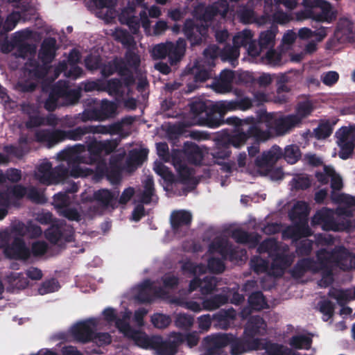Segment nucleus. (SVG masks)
<instances>
[{"label": "nucleus", "instance_id": "7", "mask_svg": "<svg viewBox=\"0 0 355 355\" xmlns=\"http://www.w3.org/2000/svg\"><path fill=\"white\" fill-rule=\"evenodd\" d=\"M228 10L227 0H218L217 2L206 6L203 3H199L194 6L192 15L198 20L207 24L211 22L215 17L225 16Z\"/></svg>", "mask_w": 355, "mask_h": 355}, {"label": "nucleus", "instance_id": "25", "mask_svg": "<svg viewBox=\"0 0 355 355\" xmlns=\"http://www.w3.org/2000/svg\"><path fill=\"white\" fill-rule=\"evenodd\" d=\"M184 154L189 163L196 166L202 164L204 157L202 149L195 143L187 141L184 144Z\"/></svg>", "mask_w": 355, "mask_h": 355}, {"label": "nucleus", "instance_id": "40", "mask_svg": "<svg viewBox=\"0 0 355 355\" xmlns=\"http://www.w3.org/2000/svg\"><path fill=\"white\" fill-rule=\"evenodd\" d=\"M336 137L338 138V144L341 148L339 156L343 159H347L354 152L355 143L347 137H343L342 134L336 133Z\"/></svg>", "mask_w": 355, "mask_h": 355}, {"label": "nucleus", "instance_id": "59", "mask_svg": "<svg viewBox=\"0 0 355 355\" xmlns=\"http://www.w3.org/2000/svg\"><path fill=\"white\" fill-rule=\"evenodd\" d=\"M338 31L349 40H355V28L354 24L348 20H340L338 25Z\"/></svg>", "mask_w": 355, "mask_h": 355}, {"label": "nucleus", "instance_id": "51", "mask_svg": "<svg viewBox=\"0 0 355 355\" xmlns=\"http://www.w3.org/2000/svg\"><path fill=\"white\" fill-rule=\"evenodd\" d=\"M58 85L54 86L44 101V107L49 112H53L58 107V100L60 98V96L58 94Z\"/></svg>", "mask_w": 355, "mask_h": 355}, {"label": "nucleus", "instance_id": "35", "mask_svg": "<svg viewBox=\"0 0 355 355\" xmlns=\"http://www.w3.org/2000/svg\"><path fill=\"white\" fill-rule=\"evenodd\" d=\"M104 92H107L110 96L119 98H123L125 94L122 80L116 78L104 81Z\"/></svg>", "mask_w": 355, "mask_h": 355}, {"label": "nucleus", "instance_id": "37", "mask_svg": "<svg viewBox=\"0 0 355 355\" xmlns=\"http://www.w3.org/2000/svg\"><path fill=\"white\" fill-rule=\"evenodd\" d=\"M276 33L277 28H270L260 33L258 45L261 51L275 46Z\"/></svg>", "mask_w": 355, "mask_h": 355}, {"label": "nucleus", "instance_id": "14", "mask_svg": "<svg viewBox=\"0 0 355 355\" xmlns=\"http://www.w3.org/2000/svg\"><path fill=\"white\" fill-rule=\"evenodd\" d=\"M228 334L208 336L204 339V348L207 355H220L223 349L228 346Z\"/></svg>", "mask_w": 355, "mask_h": 355}, {"label": "nucleus", "instance_id": "61", "mask_svg": "<svg viewBox=\"0 0 355 355\" xmlns=\"http://www.w3.org/2000/svg\"><path fill=\"white\" fill-rule=\"evenodd\" d=\"M116 110V106L113 102L103 101L100 109L96 110L100 120L107 119L114 115Z\"/></svg>", "mask_w": 355, "mask_h": 355}, {"label": "nucleus", "instance_id": "38", "mask_svg": "<svg viewBox=\"0 0 355 355\" xmlns=\"http://www.w3.org/2000/svg\"><path fill=\"white\" fill-rule=\"evenodd\" d=\"M16 51L14 53L15 58L25 59L28 55L34 56L36 53V46L33 44L24 42L20 38L16 39Z\"/></svg>", "mask_w": 355, "mask_h": 355}, {"label": "nucleus", "instance_id": "62", "mask_svg": "<svg viewBox=\"0 0 355 355\" xmlns=\"http://www.w3.org/2000/svg\"><path fill=\"white\" fill-rule=\"evenodd\" d=\"M333 132V127L327 121L320 123L318 126L314 129L315 137L318 139H324L329 137Z\"/></svg>", "mask_w": 355, "mask_h": 355}, {"label": "nucleus", "instance_id": "23", "mask_svg": "<svg viewBox=\"0 0 355 355\" xmlns=\"http://www.w3.org/2000/svg\"><path fill=\"white\" fill-rule=\"evenodd\" d=\"M267 324L259 315L251 316L247 322L244 333L247 336L253 338L257 335H263L266 331Z\"/></svg>", "mask_w": 355, "mask_h": 355}, {"label": "nucleus", "instance_id": "56", "mask_svg": "<svg viewBox=\"0 0 355 355\" xmlns=\"http://www.w3.org/2000/svg\"><path fill=\"white\" fill-rule=\"evenodd\" d=\"M278 250V246L276 241L273 239H266L259 243L257 248V252L259 254L268 253L272 257Z\"/></svg>", "mask_w": 355, "mask_h": 355}, {"label": "nucleus", "instance_id": "18", "mask_svg": "<svg viewBox=\"0 0 355 355\" xmlns=\"http://www.w3.org/2000/svg\"><path fill=\"white\" fill-rule=\"evenodd\" d=\"M248 306L244 307L241 315L243 318H247L250 315L252 310L261 311L268 307L267 301L261 291L252 293L248 299Z\"/></svg>", "mask_w": 355, "mask_h": 355}, {"label": "nucleus", "instance_id": "41", "mask_svg": "<svg viewBox=\"0 0 355 355\" xmlns=\"http://www.w3.org/2000/svg\"><path fill=\"white\" fill-rule=\"evenodd\" d=\"M153 290V282L150 279L144 280L139 286L136 299L141 303H150L153 297L150 292Z\"/></svg>", "mask_w": 355, "mask_h": 355}, {"label": "nucleus", "instance_id": "2", "mask_svg": "<svg viewBox=\"0 0 355 355\" xmlns=\"http://www.w3.org/2000/svg\"><path fill=\"white\" fill-rule=\"evenodd\" d=\"M226 123L235 128L234 133L223 137L230 148L234 146L240 148L250 138L257 141H267L271 137L270 132L258 126V121L254 116L241 119L238 116H232L226 119Z\"/></svg>", "mask_w": 355, "mask_h": 355}, {"label": "nucleus", "instance_id": "31", "mask_svg": "<svg viewBox=\"0 0 355 355\" xmlns=\"http://www.w3.org/2000/svg\"><path fill=\"white\" fill-rule=\"evenodd\" d=\"M232 238L241 244H252L255 246L259 242L260 236L256 233H249L242 229H235L232 231Z\"/></svg>", "mask_w": 355, "mask_h": 355}, {"label": "nucleus", "instance_id": "13", "mask_svg": "<svg viewBox=\"0 0 355 355\" xmlns=\"http://www.w3.org/2000/svg\"><path fill=\"white\" fill-rule=\"evenodd\" d=\"M334 266L343 271L355 268V255L343 245L336 246L333 249Z\"/></svg>", "mask_w": 355, "mask_h": 355}, {"label": "nucleus", "instance_id": "54", "mask_svg": "<svg viewBox=\"0 0 355 355\" xmlns=\"http://www.w3.org/2000/svg\"><path fill=\"white\" fill-rule=\"evenodd\" d=\"M253 34L250 30L245 29L233 37V44L236 47H246L252 40Z\"/></svg>", "mask_w": 355, "mask_h": 355}, {"label": "nucleus", "instance_id": "15", "mask_svg": "<svg viewBox=\"0 0 355 355\" xmlns=\"http://www.w3.org/2000/svg\"><path fill=\"white\" fill-rule=\"evenodd\" d=\"M26 71L29 77L35 80L44 79L48 74L50 66L46 62H42L34 57L29 58L25 64Z\"/></svg>", "mask_w": 355, "mask_h": 355}, {"label": "nucleus", "instance_id": "21", "mask_svg": "<svg viewBox=\"0 0 355 355\" xmlns=\"http://www.w3.org/2000/svg\"><path fill=\"white\" fill-rule=\"evenodd\" d=\"M312 223L322 225L324 230H333L336 227L332 211L324 207L316 211L312 218Z\"/></svg>", "mask_w": 355, "mask_h": 355}, {"label": "nucleus", "instance_id": "10", "mask_svg": "<svg viewBox=\"0 0 355 355\" xmlns=\"http://www.w3.org/2000/svg\"><path fill=\"white\" fill-rule=\"evenodd\" d=\"M96 326L94 319L90 318L77 322L71 329V335L76 343L86 344L92 340L94 331Z\"/></svg>", "mask_w": 355, "mask_h": 355}, {"label": "nucleus", "instance_id": "29", "mask_svg": "<svg viewBox=\"0 0 355 355\" xmlns=\"http://www.w3.org/2000/svg\"><path fill=\"white\" fill-rule=\"evenodd\" d=\"M192 216L185 210L175 211L171 216V225L174 232H177L182 226L190 225Z\"/></svg>", "mask_w": 355, "mask_h": 355}, {"label": "nucleus", "instance_id": "3", "mask_svg": "<svg viewBox=\"0 0 355 355\" xmlns=\"http://www.w3.org/2000/svg\"><path fill=\"white\" fill-rule=\"evenodd\" d=\"M88 174L87 168L72 166L69 161L53 168L51 162L41 164L37 168L36 179L42 184H58L64 182L68 178L85 177Z\"/></svg>", "mask_w": 355, "mask_h": 355}, {"label": "nucleus", "instance_id": "16", "mask_svg": "<svg viewBox=\"0 0 355 355\" xmlns=\"http://www.w3.org/2000/svg\"><path fill=\"white\" fill-rule=\"evenodd\" d=\"M179 343L176 340L175 332L173 333L171 338L164 340L160 336H156L153 341V348L159 355H175L178 352Z\"/></svg>", "mask_w": 355, "mask_h": 355}, {"label": "nucleus", "instance_id": "33", "mask_svg": "<svg viewBox=\"0 0 355 355\" xmlns=\"http://www.w3.org/2000/svg\"><path fill=\"white\" fill-rule=\"evenodd\" d=\"M277 152L270 150L263 153L261 156H258L255 159V164L259 168H263L272 166L281 157L282 152L278 147Z\"/></svg>", "mask_w": 355, "mask_h": 355}, {"label": "nucleus", "instance_id": "48", "mask_svg": "<svg viewBox=\"0 0 355 355\" xmlns=\"http://www.w3.org/2000/svg\"><path fill=\"white\" fill-rule=\"evenodd\" d=\"M8 282L12 287L18 290L24 289L29 284L27 277L22 272H12L8 276Z\"/></svg>", "mask_w": 355, "mask_h": 355}, {"label": "nucleus", "instance_id": "12", "mask_svg": "<svg viewBox=\"0 0 355 355\" xmlns=\"http://www.w3.org/2000/svg\"><path fill=\"white\" fill-rule=\"evenodd\" d=\"M73 233V229L70 226L52 225L44 232V235L51 243L57 244L60 241H72Z\"/></svg>", "mask_w": 355, "mask_h": 355}, {"label": "nucleus", "instance_id": "57", "mask_svg": "<svg viewBox=\"0 0 355 355\" xmlns=\"http://www.w3.org/2000/svg\"><path fill=\"white\" fill-rule=\"evenodd\" d=\"M175 335L176 340H178L179 345L185 343L187 346L191 348L196 346L199 342V336L196 332L186 334L178 332L175 333Z\"/></svg>", "mask_w": 355, "mask_h": 355}, {"label": "nucleus", "instance_id": "24", "mask_svg": "<svg viewBox=\"0 0 355 355\" xmlns=\"http://www.w3.org/2000/svg\"><path fill=\"white\" fill-rule=\"evenodd\" d=\"M236 316V311L232 307L228 309H220L213 315L214 325L216 328L227 329Z\"/></svg>", "mask_w": 355, "mask_h": 355}, {"label": "nucleus", "instance_id": "17", "mask_svg": "<svg viewBox=\"0 0 355 355\" xmlns=\"http://www.w3.org/2000/svg\"><path fill=\"white\" fill-rule=\"evenodd\" d=\"M119 196V190L111 191L107 189H101L94 191L93 198L101 206L105 208L117 207V199Z\"/></svg>", "mask_w": 355, "mask_h": 355}, {"label": "nucleus", "instance_id": "44", "mask_svg": "<svg viewBox=\"0 0 355 355\" xmlns=\"http://www.w3.org/2000/svg\"><path fill=\"white\" fill-rule=\"evenodd\" d=\"M329 297L336 300L338 304L343 306L345 305L348 302L351 301V291L350 290H343L332 288L328 293Z\"/></svg>", "mask_w": 355, "mask_h": 355}, {"label": "nucleus", "instance_id": "6", "mask_svg": "<svg viewBox=\"0 0 355 355\" xmlns=\"http://www.w3.org/2000/svg\"><path fill=\"white\" fill-rule=\"evenodd\" d=\"M187 43L184 39L179 38L175 42H166L156 44L152 50L155 60L164 59L166 57L171 66L176 65L184 56Z\"/></svg>", "mask_w": 355, "mask_h": 355}, {"label": "nucleus", "instance_id": "49", "mask_svg": "<svg viewBox=\"0 0 355 355\" xmlns=\"http://www.w3.org/2000/svg\"><path fill=\"white\" fill-rule=\"evenodd\" d=\"M38 86L37 82L33 81L30 78L21 79L17 82L15 85V89L23 94L33 93Z\"/></svg>", "mask_w": 355, "mask_h": 355}, {"label": "nucleus", "instance_id": "5", "mask_svg": "<svg viewBox=\"0 0 355 355\" xmlns=\"http://www.w3.org/2000/svg\"><path fill=\"white\" fill-rule=\"evenodd\" d=\"M94 134V125H82L69 130L60 129L41 130L35 133L37 141L47 143L49 146H54L66 139L78 141L87 134Z\"/></svg>", "mask_w": 355, "mask_h": 355}, {"label": "nucleus", "instance_id": "30", "mask_svg": "<svg viewBox=\"0 0 355 355\" xmlns=\"http://www.w3.org/2000/svg\"><path fill=\"white\" fill-rule=\"evenodd\" d=\"M210 155L213 157L215 159V162L218 164H222L220 160H224L230 156V147L223 137L216 140V146L213 149H211Z\"/></svg>", "mask_w": 355, "mask_h": 355}, {"label": "nucleus", "instance_id": "34", "mask_svg": "<svg viewBox=\"0 0 355 355\" xmlns=\"http://www.w3.org/2000/svg\"><path fill=\"white\" fill-rule=\"evenodd\" d=\"M272 257L271 269L277 270L279 275H282L284 270L288 268L293 262L291 256L284 253L277 252Z\"/></svg>", "mask_w": 355, "mask_h": 355}, {"label": "nucleus", "instance_id": "63", "mask_svg": "<svg viewBox=\"0 0 355 355\" xmlns=\"http://www.w3.org/2000/svg\"><path fill=\"white\" fill-rule=\"evenodd\" d=\"M150 321L156 328L165 329L171 324V318L168 315L156 313L151 316Z\"/></svg>", "mask_w": 355, "mask_h": 355}, {"label": "nucleus", "instance_id": "8", "mask_svg": "<svg viewBox=\"0 0 355 355\" xmlns=\"http://www.w3.org/2000/svg\"><path fill=\"white\" fill-rule=\"evenodd\" d=\"M209 25L195 23L191 19H187L182 31L191 45H199L205 40L208 34Z\"/></svg>", "mask_w": 355, "mask_h": 355}, {"label": "nucleus", "instance_id": "28", "mask_svg": "<svg viewBox=\"0 0 355 355\" xmlns=\"http://www.w3.org/2000/svg\"><path fill=\"white\" fill-rule=\"evenodd\" d=\"M314 265L315 260L313 258H302L299 259L291 271V275L293 278L300 279L308 271H311L315 273Z\"/></svg>", "mask_w": 355, "mask_h": 355}, {"label": "nucleus", "instance_id": "42", "mask_svg": "<svg viewBox=\"0 0 355 355\" xmlns=\"http://www.w3.org/2000/svg\"><path fill=\"white\" fill-rule=\"evenodd\" d=\"M20 18L21 15L19 12H12L7 16L3 25H2V19L0 17V35H5L12 31Z\"/></svg>", "mask_w": 355, "mask_h": 355}, {"label": "nucleus", "instance_id": "52", "mask_svg": "<svg viewBox=\"0 0 355 355\" xmlns=\"http://www.w3.org/2000/svg\"><path fill=\"white\" fill-rule=\"evenodd\" d=\"M268 355H299L298 352L284 345L272 343L267 347Z\"/></svg>", "mask_w": 355, "mask_h": 355}, {"label": "nucleus", "instance_id": "1", "mask_svg": "<svg viewBox=\"0 0 355 355\" xmlns=\"http://www.w3.org/2000/svg\"><path fill=\"white\" fill-rule=\"evenodd\" d=\"M86 145L76 144L60 152L58 157L64 161H69L72 166L78 168L80 164H97V171L101 175L107 172V168L102 158L103 148L101 141H97L94 137L87 138Z\"/></svg>", "mask_w": 355, "mask_h": 355}, {"label": "nucleus", "instance_id": "53", "mask_svg": "<svg viewBox=\"0 0 355 355\" xmlns=\"http://www.w3.org/2000/svg\"><path fill=\"white\" fill-rule=\"evenodd\" d=\"M312 343V339L304 335H297L293 336L289 342L290 345L295 349H310Z\"/></svg>", "mask_w": 355, "mask_h": 355}, {"label": "nucleus", "instance_id": "26", "mask_svg": "<svg viewBox=\"0 0 355 355\" xmlns=\"http://www.w3.org/2000/svg\"><path fill=\"white\" fill-rule=\"evenodd\" d=\"M58 94H60L62 102V106H70L77 104L81 98L80 89H69L67 87L58 85Z\"/></svg>", "mask_w": 355, "mask_h": 355}, {"label": "nucleus", "instance_id": "47", "mask_svg": "<svg viewBox=\"0 0 355 355\" xmlns=\"http://www.w3.org/2000/svg\"><path fill=\"white\" fill-rule=\"evenodd\" d=\"M284 159L290 164H295L301 157L300 148L295 144L287 146L282 155Z\"/></svg>", "mask_w": 355, "mask_h": 355}, {"label": "nucleus", "instance_id": "22", "mask_svg": "<svg viewBox=\"0 0 355 355\" xmlns=\"http://www.w3.org/2000/svg\"><path fill=\"white\" fill-rule=\"evenodd\" d=\"M225 113L219 108L209 109L204 116H200V124L210 128H216L227 123L224 119Z\"/></svg>", "mask_w": 355, "mask_h": 355}, {"label": "nucleus", "instance_id": "9", "mask_svg": "<svg viewBox=\"0 0 355 355\" xmlns=\"http://www.w3.org/2000/svg\"><path fill=\"white\" fill-rule=\"evenodd\" d=\"M230 353L232 355H242L244 353L258 349L259 340L250 337H236L232 334H228Z\"/></svg>", "mask_w": 355, "mask_h": 355}, {"label": "nucleus", "instance_id": "20", "mask_svg": "<svg viewBox=\"0 0 355 355\" xmlns=\"http://www.w3.org/2000/svg\"><path fill=\"white\" fill-rule=\"evenodd\" d=\"M56 40L54 37L45 38L42 42L40 49L38 53V59L42 62L51 64L56 55Z\"/></svg>", "mask_w": 355, "mask_h": 355}, {"label": "nucleus", "instance_id": "27", "mask_svg": "<svg viewBox=\"0 0 355 355\" xmlns=\"http://www.w3.org/2000/svg\"><path fill=\"white\" fill-rule=\"evenodd\" d=\"M209 250L218 252L225 259L228 255L232 257L236 252L233 245L226 239H217L213 241L209 244Z\"/></svg>", "mask_w": 355, "mask_h": 355}, {"label": "nucleus", "instance_id": "43", "mask_svg": "<svg viewBox=\"0 0 355 355\" xmlns=\"http://www.w3.org/2000/svg\"><path fill=\"white\" fill-rule=\"evenodd\" d=\"M154 171L164 180L167 185H171L177 181L170 168L162 162L155 163Z\"/></svg>", "mask_w": 355, "mask_h": 355}, {"label": "nucleus", "instance_id": "45", "mask_svg": "<svg viewBox=\"0 0 355 355\" xmlns=\"http://www.w3.org/2000/svg\"><path fill=\"white\" fill-rule=\"evenodd\" d=\"M290 184L293 190H306L311 187V181L307 175L299 174L293 178Z\"/></svg>", "mask_w": 355, "mask_h": 355}, {"label": "nucleus", "instance_id": "4", "mask_svg": "<svg viewBox=\"0 0 355 355\" xmlns=\"http://www.w3.org/2000/svg\"><path fill=\"white\" fill-rule=\"evenodd\" d=\"M256 121L258 126L266 123L269 132L272 130L277 136H284L290 133L293 128L300 125V119L295 114L281 115L276 116L274 113H268L266 110L261 109L257 112Z\"/></svg>", "mask_w": 355, "mask_h": 355}, {"label": "nucleus", "instance_id": "55", "mask_svg": "<svg viewBox=\"0 0 355 355\" xmlns=\"http://www.w3.org/2000/svg\"><path fill=\"white\" fill-rule=\"evenodd\" d=\"M194 318L192 315L180 313L176 315L175 318V325L181 329L189 330L193 326Z\"/></svg>", "mask_w": 355, "mask_h": 355}, {"label": "nucleus", "instance_id": "58", "mask_svg": "<svg viewBox=\"0 0 355 355\" xmlns=\"http://www.w3.org/2000/svg\"><path fill=\"white\" fill-rule=\"evenodd\" d=\"M287 232L289 233L290 237L293 239L306 237L311 234V230L306 223H302L289 228Z\"/></svg>", "mask_w": 355, "mask_h": 355}, {"label": "nucleus", "instance_id": "19", "mask_svg": "<svg viewBox=\"0 0 355 355\" xmlns=\"http://www.w3.org/2000/svg\"><path fill=\"white\" fill-rule=\"evenodd\" d=\"M334 256L333 249L328 251L326 249H320L316 253V260L313 266L315 273L320 271L332 270L334 266Z\"/></svg>", "mask_w": 355, "mask_h": 355}, {"label": "nucleus", "instance_id": "60", "mask_svg": "<svg viewBox=\"0 0 355 355\" xmlns=\"http://www.w3.org/2000/svg\"><path fill=\"white\" fill-rule=\"evenodd\" d=\"M147 158V153L145 150H133L130 152L127 162L128 165L139 166Z\"/></svg>", "mask_w": 355, "mask_h": 355}, {"label": "nucleus", "instance_id": "50", "mask_svg": "<svg viewBox=\"0 0 355 355\" xmlns=\"http://www.w3.org/2000/svg\"><path fill=\"white\" fill-rule=\"evenodd\" d=\"M325 6L322 8V11L320 13L311 12V19L315 21V23L320 22H331L333 19V14L331 12V5L329 3L324 2Z\"/></svg>", "mask_w": 355, "mask_h": 355}, {"label": "nucleus", "instance_id": "46", "mask_svg": "<svg viewBox=\"0 0 355 355\" xmlns=\"http://www.w3.org/2000/svg\"><path fill=\"white\" fill-rule=\"evenodd\" d=\"M94 134L116 135L122 131L123 125L122 123L120 122H115L107 125H94Z\"/></svg>", "mask_w": 355, "mask_h": 355}, {"label": "nucleus", "instance_id": "39", "mask_svg": "<svg viewBox=\"0 0 355 355\" xmlns=\"http://www.w3.org/2000/svg\"><path fill=\"white\" fill-rule=\"evenodd\" d=\"M155 185L153 177L148 176L144 182V191L139 196V201L142 204H150L155 196Z\"/></svg>", "mask_w": 355, "mask_h": 355}, {"label": "nucleus", "instance_id": "11", "mask_svg": "<svg viewBox=\"0 0 355 355\" xmlns=\"http://www.w3.org/2000/svg\"><path fill=\"white\" fill-rule=\"evenodd\" d=\"M4 254L10 259L26 262L31 258V250L23 238L15 236L4 250Z\"/></svg>", "mask_w": 355, "mask_h": 355}, {"label": "nucleus", "instance_id": "64", "mask_svg": "<svg viewBox=\"0 0 355 355\" xmlns=\"http://www.w3.org/2000/svg\"><path fill=\"white\" fill-rule=\"evenodd\" d=\"M116 40L127 49L134 47L136 44L134 37L126 30L118 31L116 33Z\"/></svg>", "mask_w": 355, "mask_h": 355}, {"label": "nucleus", "instance_id": "36", "mask_svg": "<svg viewBox=\"0 0 355 355\" xmlns=\"http://www.w3.org/2000/svg\"><path fill=\"white\" fill-rule=\"evenodd\" d=\"M128 338L134 340L139 347L153 349V341L155 340L156 336L149 337L146 333L134 329Z\"/></svg>", "mask_w": 355, "mask_h": 355}, {"label": "nucleus", "instance_id": "32", "mask_svg": "<svg viewBox=\"0 0 355 355\" xmlns=\"http://www.w3.org/2000/svg\"><path fill=\"white\" fill-rule=\"evenodd\" d=\"M225 291L223 289V293L215 294L204 299L202 300L204 309L206 311H213L228 303L229 295L225 293Z\"/></svg>", "mask_w": 355, "mask_h": 355}]
</instances>
